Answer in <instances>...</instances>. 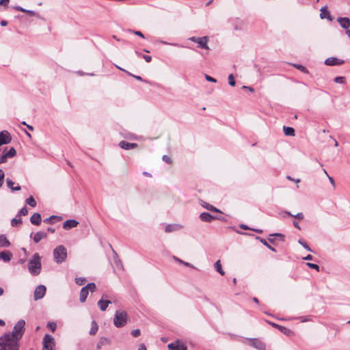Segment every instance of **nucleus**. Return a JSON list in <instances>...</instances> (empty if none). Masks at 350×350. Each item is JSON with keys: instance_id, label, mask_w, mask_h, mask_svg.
Wrapping results in <instances>:
<instances>
[{"instance_id": "obj_31", "label": "nucleus", "mask_w": 350, "mask_h": 350, "mask_svg": "<svg viewBox=\"0 0 350 350\" xmlns=\"http://www.w3.org/2000/svg\"><path fill=\"white\" fill-rule=\"evenodd\" d=\"M98 327L95 321H93L92 323V327H91V329L90 330V335H95L96 333L98 331Z\"/></svg>"}, {"instance_id": "obj_3", "label": "nucleus", "mask_w": 350, "mask_h": 350, "mask_svg": "<svg viewBox=\"0 0 350 350\" xmlns=\"http://www.w3.org/2000/svg\"><path fill=\"white\" fill-rule=\"evenodd\" d=\"M128 318L125 311L117 310L113 318V324L116 327H122L126 324Z\"/></svg>"}, {"instance_id": "obj_30", "label": "nucleus", "mask_w": 350, "mask_h": 350, "mask_svg": "<svg viewBox=\"0 0 350 350\" xmlns=\"http://www.w3.org/2000/svg\"><path fill=\"white\" fill-rule=\"evenodd\" d=\"M278 329L286 336H290L293 334V332L290 329L286 328V327L280 325Z\"/></svg>"}, {"instance_id": "obj_19", "label": "nucleus", "mask_w": 350, "mask_h": 350, "mask_svg": "<svg viewBox=\"0 0 350 350\" xmlns=\"http://www.w3.org/2000/svg\"><path fill=\"white\" fill-rule=\"evenodd\" d=\"M30 221L32 224L39 226L41 223V215L40 213H35L30 218Z\"/></svg>"}, {"instance_id": "obj_4", "label": "nucleus", "mask_w": 350, "mask_h": 350, "mask_svg": "<svg viewBox=\"0 0 350 350\" xmlns=\"http://www.w3.org/2000/svg\"><path fill=\"white\" fill-rule=\"evenodd\" d=\"M53 256L57 262H64L67 256L66 249L63 245L57 247L53 250Z\"/></svg>"}, {"instance_id": "obj_11", "label": "nucleus", "mask_w": 350, "mask_h": 350, "mask_svg": "<svg viewBox=\"0 0 350 350\" xmlns=\"http://www.w3.org/2000/svg\"><path fill=\"white\" fill-rule=\"evenodd\" d=\"M41 265L42 264H29L28 270L29 273L33 275H38L42 269Z\"/></svg>"}, {"instance_id": "obj_20", "label": "nucleus", "mask_w": 350, "mask_h": 350, "mask_svg": "<svg viewBox=\"0 0 350 350\" xmlns=\"http://www.w3.org/2000/svg\"><path fill=\"white\" fill-rule=\"evenodd\" d=\"M12 254L10 251L0 252V260H2L4 262H9L11 260Z\"/></svg>"}, {"instance_id": "obj_56", "label": "nucleus", "mask_w": 350, "mask_h": 350, "mask_svg": "<svg viewBox=\"0 0 350 350\" xmlns=\"http://www.w3.org/2000/svg\"><path fill=\"white\" fill-rule=\"evenodd\" d=\"M8 158V157L5 155V154H3L1 157H0V163H4L6 161V159Z\"/></svg>"}, {"instance_id": "obj_48", "label": "nucleus", "mask_w": 350, "mask_h": 350, "mask_svg": "<svg viewBox=\"0 0 350 350\" xmlns=\"http://www.w3.org/2000/svg\"><path fill=\"white\" fill-rule=\"evenodd\" d=\"M308 267H309L311 269H316L317 271H320V267L318 265V264H306Z\"/></svg>"}, {"instance_id": "obj_45", "label": "nucleus", "mask_w": 350, "mask_h": 350, "mask_svg": "<svg viewBox=\"0 0 350 350\" xmlns=\"http://www.w3.org/2000/svg\"><path fill=\"white\" fill-rule=\"evenodd\" d=\"M75 282L78 284V285H83L85 282V278H77L75 279Z\"/></svg>"}, {"instance_id": "obj_26", "label": "nucleus", "mask_w": 350, "mask_h": 350, "mask_svg": "<svg viewBox=\"0 0 350 350\" xmlns=\"http://www.w3.org/2000/svg\"><path fill=\"white\" fill-rule=\"evenodd\" d=\"M110 344V340L105 337H101L97 344V349H100L103 346Z\"/></svg>"}, {"instance_id": "obj_46", "label": "nucleus", "mask_w": 350, "mask_h": 350, "mask_svg": "<svg viewBox=\"0 0 350 350\" xmlns=\"http://www.w3.org/2000/svg\"><path fill=\"white\" fill-rule=\"evenodd\" d=\"M140 334H141V331L139 329H133L131 332V335L133 337H138L140 336Z\"/></svg>"}, {"instance_id": "obj_58", "label": "nucleus", "mask_w": 350, "mask_h": 350, "mask_svg": "<svg viewBox=\"0 0 350 350\" xmlns=\"http://www.w3.org/2000/svg\"><path fill=\"white\" fill-rule=\"evenodd\" d=\"M328 179L330 182V183L332 185V186L334 187V188H335L336 187V185H335V182H334V180L332 177L328 176Z\"/></svg>"}, {"instance_id": "obj_8", "label": "nucleus", "mask_w": 350, "mask_h": 350, "mask_svg": "<svg viewBox=\"0 0 350 350\" xmlns=\"http://www.w3.org/2000/svg\"><path fill=\"white\" fill-rule=\"evenodd\" d=\"M46 291V288L44 285L38 286L34 291V299L38 300L42 299L44 296Z\"/></svg>"}, {"instance_id": "obj_7", "label": "nucleus", "mask_w": 350, "mask_h": 350, "mask_svg": "<svg viewBox=\"0 0 350 350\" xmlns=\"http://www.w3.org/2000/svg\"><path fill=\"white\" fill-rule=\"evenodd\" d=\"M169 350H187V346L182 342L176 340L167 345Z\"/></svg>"}, {"instance_id": "obj_64", "label": "nucleus", "mask_w": 350, "mask_h": 350, "mask_svg": "<svg viewBox=\"0 0 350 350\" xmlns=\"http://www.w3.org/2000/svg\"><path fill=\"white\" fill-rule=\"evenodd\" d=\"M138 350H146V347L144 344L139 345Z\"/></svg>"}, {"instance_id": "obj_57", "label": "nucleus", "mask_w": 350, "mask_h": 350, "mask_svg": "<svg viewBox=\"0 0 350 350\" xmlns=\"http://www.w3.org/2000/svg\"><path fill=\"white\" fill-rule=\"evenodd\" d=\"M302 259L304 260H312V256L310 254L307 255L305 257H303Z\"/></svg>"}, {"instance_id": "obj_33", "label": "nucleus", "mask_w": 350, "mask_h": 350, "mask_svg": "<svg viewBox=\"0 0 350 350\" xmlns=\"http://www.w3.org/2000/svg\"><path fill=\"white\" fill-rule=\"evenodd\" d=\"M21 223H22V219L20 218V217H17V216H16V217L12 219L11 221V224L14 227L18 226Z\"/></svg>"}, {"instance_id": "obj_5", "label": "nucleus", "mask_w": 350, "mask_h": 350, "mask_svg": "<svg viewBox=\"0 0 350 350\" xmlns=\"http://www.w3.org/2000/svg\"><path fill=\"white\" fill-rule=\"evenodd\" d=\"M55 338L50 334H45L42 340V350H55Z\"/></svg>"}, {"instance_id": "obj_52", "label": "nucleus", "mask_w": 350, "mask_h": 350, "mask_svg": "<svg viewBox=\"0 0 350 350\" xmlns=\"http://www.w3.org/2000/svg\"><path fill=\"white\" fill-rule=\"evenodd\" d=\"M299 243H300V244H301V245L304 248H306V250H310V248L309 247V246L308 245V244H307L306 242H304V241H301V240H299Z\"/></svg>"}, {"instance_id": "obj_2", "label": "nucleus", "mask_w": 350, "mask_h": 350, "mask_svg": "<svg viewBox=\"0 0 350 350\" xmlns=\"http://www.w3.org/2000/svg\"><path fill=\"white\" fill-rule=\"evenodd\" d=\"M25 320L21 319L15 324L12 332H8L6 334H9L10 336L11 335L12 338L19 341L25 333Z\"/></svg>"}, {"instance_id": "obj_17", "label": "nucleus", "mask_w": 350, "mask_h": 350, "mask_svg": "<svg viewBox=\"0 0 350 350\" xmlns=\"http://www.w3.org/2000/svg\"><path fill=\"white\" fill-rule=\"evenodd\" d=\"M251 345L258 350H266V347L261 341L254 339L251 341Z\"/></svg>"}, {"instance_id": "obj_1", "label": "nucleus", "mask_w": 350, "mask_h": 350, "mask_svg": "<svg viewBox=\"0 0 350 350\" xmlns=\"http://www.w3.org/2000/svg\"><path fill=\"white\" fill-rule=\"evenodd\" d=\"M0 350H19L18 340L5 334L0 337Z\"/></svg>"}, {"instance_id": "obj_50", "label": "nucleus", "mask_w": 350, "mask_h": 350, "mask_svg": "<svg viewBox=\"0 0 350 350\" xmlns=\"http://www.w3.org/2000/svg\"><path fill=\"white\" fill-rule=\"evenodd\" d=\"M162 159H163V161H164L165 162H166L167 163H169V164L172 163V162L171 158L170 157H168L167 155H163Z\"/></svg>"}, {"instance_id": "obj_43", "label": "nucleus", "mask_w": 350, "mask_h": 350, "mask_svg": "<svg viewBox=\"0 0 350 350\" xmlns=\"http://www.w3.org/2000/svg\"><path fill=\"white\" fill-rule=\"evenodd\" d=\"M215 270L218 271L221 275H224V271L222 269L221 264H214Z\"/></svg>"}, {"instance_id": "obj_51", "label": "nucleus", "mask_w": 350, "mask_h": 350, "mask_svg": "<svg viewBox=\"0 0 350 350\" xmlns=\"http://www.w3.org/2000/svg\"><path fill=\"white\" fill-rule=\"evenodd\" d=\"M23 12H26L27 14H30L31 16H38V14L36 12L33 11V10H26L25 9V11H24Z\"/></svg>"}, {"instance_id": "obj_34", "label": "nucleus", "mask_w": 350, "mask_h": 350, "mask_svg": "<svg viewBox=\"0 0 350 350\" xmlns=\"http://www.w3.org/2000/svg\"><path fill=\"white\" fill-rule=\"evenodd\" d=\"M26 202L31 206V207H35L36 206V202L33 197L30 196L26 200Z\"/></svg>"}, {"instance_id": "obj_40", "label": "nucleus", "mask_w": 350, "mask_h": 350, "mask_svg": "<svg viewBox=\"0 0 350 350\" xmlns=\"http://www.w3.org/2000/svg\"><path fill=\"white\" fill-rule=\"evenodd\" d=\"M228 83L231 86H234L236 84L234 76L232 74H230L228 77Z\"/></svg>"}, {"instance_id": "obj_41", "label": "nucleus", "mask_w": 350, "mask_h": 350, "mask_svg": "<svg viewBox=\"0 0 350 350\" xmlns=\"http://www.w3.org/2000/svg\"><path fill=\"white\" fill-rule=\"evenodd\" d=\"M334 81L337 83L343 84L345 82V78L344 77H336Z\"/></svg>"}, {"instance_id": "obj_15", "label": "nucleus", "mask_w": 350, "mask_h": 350, "mask_svg": "<svg viewBox=\"0 0 350 350\" xmlns=\"http://www.w3.org/2000/svg\"><path fill=\"white\" fill-rule=\"evenodd\" d=\"M119 146L124 150H131L137 147V144L136 143H129L126 141H121L119 143Z\"/></svg>"}, {"instance_id": "obj_18", "label": "nucleus", "mask_w": 350, "mask_h": 350, "mask_svg": "<svg viewBox=\"0 0 350 350\" xmlns=\"http://www.w3.org/2000/svg\"><path fill=\"white\" fill-rule=\"evenodd\" d=\"M215 218H216L215 217L211 215L210 213H206V212L202 213L200 215V219L202 221H205V222H211L212 220L215 219Z\"/></svg>"}, {"instance_id": "obj_44", "label": "nucleus", "mask_w": 350, "mask_h": 350, "mask_svg": "<svg viewBox=\"0 0 350 350\" xmlns=\"http://www.w3.org/2000/svg\"><path fill=\"white\" fill-rule=\"evenodd\" d=\"M28 213V211L26 206L23 207L18 214L17 215V217H20L21 215H26Z\"/></svg>"}, {"instance_id": "obj_27", "label": "nucleus", "mask_w": 350, "mask_h": 350, "mask_svg": "<svg viewBox=\"0 0 350 350\" xmlns=\"http://www.w3.org/2000/svg\"><path fill=\"white\" fill-rule=\"evenodd\" d=\"M272 237H277L279 238L280 240L284 241V235L281 233H275L269 235V241L271 243L274 242L275 239Z\"/></svg>"}, {"instance_id": "obj_53", "label": "nucleus", "mask_w": 350, "mask_h": 350, "mask_svg": "<svg viewBox=\"0 0 350 350\" xmlns=\"http://www.w3.org/2000/svg\"><path fill=\"white\" fill-rule=\"evenodd\" d=\"M205 78L208 81H210V82L215 83L217 81V80L215 78H213L209 75H207L205 76Z\"/></svg>"}, {"instance_id": "obj_32", "label": "nucleus", "mask_w": 350, "mask_h": 350, "mask_svg": "<svg viewBox=\"0 0 350 350\" xmlns=\"http://www.w3.org/2000/svg\"><path fill=\"white\" fill-rule=\"evenodd\" d=\"M202 206L209 211H214L216 213L220 212L219 210L217 209L216 207H215L213 205H211L208 203L204 202V204H202Z\"/></svg>"}, {"instance_id": "obj_16", "label": "nucleus", "mask_w": 350, "mask_h": 350, "mask_svg": "<svg viewBox=\"0 0 350 350\" xmlns=\"http://www.w3.org/2000/svg\"><path fill=\"white\" fill-rule=\"evenodd\" d=\"M183 226L181 224H169L165 226V232H171L174 231H177L182 229Z\"/></svg>"}, {"instance_id": "obj_9", "label": "nucleus", "mask_w": 350, "mask_h": 350, "mask_svg": "<svg viewBox=\"0 0 350 350\" xmlns=\"http://www.w3.org/2000/svg\"><path fill=\"white\" fill-rule=\"evenodd\" d=\"M11 142V136L7 131H3L0 133V146L8 144Z\"/></svg>"}, {"instance_id": "obj_39", "label": "nucleus", "mask_w": 350, "mask_h": 350, "mask_svg": "<svg viewBox=\"0 0 350 350\" xmlns=\"http://www.w3.org/2000/svg\"><path fill=\"white\" fill-rule=\"evenodd\" d=\"M294 66L297 69L299 70L300 71L304 73H308V70H307V68L301 64H294Z\"/></svg>"}, {"instance_id": "obj_23", "label": "nucleus", "mask_w": 350, "mask_h": 350, "mask_svg": "<svg viewBox=\"0 0 350 350\" xmlns=\"http://www.w3.org/2000/svg\"><path fill=\"white\" fill-rule=\"evenodd\" d=\"M46 237V234L44 232L40 231L36 232L33 237L35 243H38L40 240Z\"/></svg>"}, {"instance_id": "obj_47", "label": "nucleus", "mask_w": 350, "mask_h": 350, "mask_svg": "<svg viewBox=\"0 0 350 350\" xmlns=\"http://www.w3.org/2000/svg\"><path fill=\"white\" fill-rule=\"evenodd\" d=\"M5 174L4 172L0 169V188L3 185Z\"/></svg>"}, {"instance_id": "obj_12", "label": "nucleus", "mask_w": 350, "mask_h": 350, "mask_svg": "<svg viewBox=\"0 0 350 350\" xmlns=\"http://www.w3.org/2000/svg\"><path fill=\"white\" fill-rule=\"evenodd\" d=\"M337 21L339 23L341 27L343 29H349V27H350V19L347 17H338L337 18Z\"/></svg>"}, {"instance_id": "obj_59", "label": "nucleus", "mask_w": 350, "mask_h": 350, "mask_svg": "<svg viewBox=\"0 0 350 350\" xmlns=\"http://www.w3.org/2000/svg\"><path fill=\"white\" fill-rule=\"evenodd\" d=\"M133 33H134V34H135V35H137L138 36H140L142 38H144V34L141 31H134Z\"/></svg>"}, {"instance_id": "obj_24", "label": "nucleus", "mask_w": 350, "mask_h": 350, "mask_svg": "<svg viewBox=\"0 0 350 350\" xmlns=\"http://www.w3.org/2000/svg\"><path fill=\"white\" fill-rule=\"evenodd\" d=\"M109 304L111 301L109 300L100 299L98 301V306L102 311L106 310Z\"/></svg>"}, {"instance_id": "obj_35", "label": "nucleus", "mask_w": 350, "mask_h": 350, "mask_svg": "<svg viewBox=\"0 0 350 350\" xmlns=\"http://www.w3.org/2000/svg\"><path fill=\"white\" fill-rule=\"evenodd\" d=\"M46 326L52 332H54L57 328V325L55 322H48Z\"/></svg>"}, {"instance_id": "obj_10", "label": "nucleus", "mask_w": 350, "mask_h": 350, "mask_svg": "<svg viewBox=\"0 0 350 350\" xmlns=\"http://www.w3.org/2000/svg\"><path fill=\"white\" fill-rule=\"evenodd\" d=\"M344 64V61L337 57H331L325 60V64L327 66H338Z\"/></svg>"}, {"instance_id": "obj_36", "label": "nucleus", "mask_w": 350, "mask_h": 350, "mask_svg": "<svg viewBox=\"0 0 350 350\" xmlns=\"http://www.w3.org/2000/svg\"><path fill=\"white\" fill-rule=\"evenodd\" d=\"M5 154L8 157H13L16 155V151L14 148L12 147Z\"/></svg>"}, {"instance_id": "obj_6", "label": "nucleus", "mask_w": 350, "mask_h": 350, "mask_svg": "<svg viewBox=\"0 0 350 350\" xmlns=\"http://www.w3.org/2000/svg\"><path fill=\"white\" fill-rule=\"evenodd\" d=\"M96 286L94 283H89L83 287L80 292L79 300L81 303H84L87 299L89 291L93 293L95 291Z\"/></svg>"}, {"instance_id": "obj_37", "label": "nucleus", "mask_w": 350, "mask_h": 350, "mask_svg": "<svg viewBox=\"0 0 350 350\" xmlns=\"http://www.w3.org/2000/svg\"><path fill=\"white\" fill-rule=\"evenodd\" d=\"M135 53L138 55V56H142L144 60L146 62H150L151 60H152V57L150 56V55H141L140 53H139L138 51H135Z\"/></svg>"}, {"instance_id": "obj_55", "label": "nucleus", "mask_w": 350, "mask_h": 350, "mask_svg": "<svg viewBox=\"0 0 350 350\" xmlns=\"http://www.w3.org/2000/svg\"><path fill=\"white\" fill-rule=\"evenodd\" d=\"M10 0H0V5L3 6H8Z\"/></svg>"}, {"instance_id": "obj_13", "label": "nucleus", "mask_w": 350, "mask_h": 350, "mask_svg": "<svg viewBox=\"0 0 350 350\" xmlns=\"http://www.w3.org/2000/svg\"><path fill=\"white\" fill-rule=\"evenodd\" d=\"M78 224L79 222L75 219H68L63 224V228L64 230H69L77 227Z\"/></svg>"}, {"instance_id": "obj_22", "label": "nucleus", "mask_w": 350, "mask_h": 350, "mask_svg": "<svg viewBox=\"0 0 350 350\" xmlns=\"http://www.w3.org/2000/svg\"><path fill=\"white\" fill-rule=\"evenodd\" d=\"M6 184L7 186L12 191H17L21 190V187L19 185H17L16 186L14 187V183L10 178L6 179Z\"/></svg>"}, {"instance_id": "obj_60", "label": "nucleus", "mask_w": 350, "mask_h": 350, "mask_svg": "<svg viewBox=\"0 0 350 350\" xmlns=\"http://www.w3.org/2000/svg\"><path fill=\"white\" fill-rule=\"evenodd\" d=\"M293 226H294V227H295V228H297V229H298V230H301V228H300V226H299V224H298V222H297V221H293Z\"/></svg>"}, {"instance_id": "obj_25", "label": "nucleus", "mask_w": 350, "mask_h": 350, "mask_svg": "<svg viewBox=\"0 0 350 350\" xmlns=\"http://www.w3.org/2000/svg\"><path fill=\"white\" fill-rule=\"evenodd\" d=\"M10 245V241L8 240L6 237L3 234L0 235V247H8Z\"/></svg>"}, {"instance_id": "obj_21", "label": "nucleus", "mask_w": 350, "mask_h": 350, "mask_svg": "<svg viewBox=\"0 0 350 350\" xmlns=\"http://www.w3.org/2000/svg\"><path fill=\"white\" fill-rule=\"evenodd\" d=\"M320 11V17L321 19L327 18L330 21H332L329 12L327 10L326 7H323Z\"/></svg>"}, {"instance_id": "obj_61", "label": "nucleus", "mask_w": 350, "mask_h": 350, "mask_svg": "<svg viewBox=\"0 0 350 350\" xmlns=\"http://www.w3.org/2000/svg\"><path fill=\"white\" fill-rule=\"evenodd\" d=\"M200 37H196V36H193V37H190L189 38V40L192 41V42H196V41L198 40Z\"/></svg>"}, {"instance_id": "obj_28", "label": "nucleus", "mask_w": 350, "mask_h": 350, "mask_svg": "<svg viewBox=\"0 0 350 350\" xmlns=\"http://www.w3.org/2000/svg\"><path fill=\"white\" fill-rule=\"evenodd\" d=\"M283 131H284V134L287 136H294L295 135V130L292 127L284 126Z\"/></svg>"}, {"instance_id": "obj_29", "label": "nucleus", "mask_w": 350, "mask_h": 350, "mask_svg": "<svg viewBox=\"0 0 350 350\" xmlns=\"http://www.w3.org/2000/svg\"><path fill=\"white\" fill-rule=\"evenodd\" d=\"M286 215H289V216H291V217H293L294 218L297 219H299V220H302L304 219V215L303 213H297L296 215H293L292 214L291 212L289 211H285L284 212Z\"/></svg>"}, {"instance_id": "obj_54", "label": "nucleus", "mask_w": 350, "mask_h": 350, "mask_svg": "<svg viewBox=\"0 0 350 350\" xmlns=\"http://www.w3.org/2000/svg\"><path fill=\"white\" fill-rule=\"evenodd\" d=\"M112 254L114 262H118V261H120V260L118 259V254L113 250H112Z\"/></svg>"}, {"instance_id": "obj_14", "label": "nucleus", "mask_w": 350, "mask_h": 350, "mask_svg": "<svg viewBox=\"0 0 350 350\" xmlns=\"http://www.w3.org/2000/svg\"><path fill=\"white\" fill-rule=\"evenodd\" d=\"M196 43L198 44V47L204 49L206 50L209 49V47L207 44L208 43V37H200L198 40L196 41Z\"/></svg>"}, {"instance_id": "obj_62", "label": "nucleus", "mask_w": 350, "mask_h": 350, "mask_svg": "<svg viewBox=\"0 0 350 350\" xmlns=\"http://www.w3.org/2000/svg\"><path fill=\"white\" fill-rule=\"evenodd\" d=\"M286 178H287L288 180H291V181H295V182H296L297 183H299V182H300V180H299V179H294V178H291L290 176H286Z\"/></svg>"}, {"instance_id": "obj_63", "label": "nucleus", "mask_w": 350, "mask_h": 350, "mask_svg": "<svg viewBox=\"0 0 350 350\" xmlns=\"http://www.w3.org/2000/svg\"><path fill=\"white\" fill-rule=\"evenodd\" d=\"M271 325H272L273 327L277 328V329H279V327L280 326V325L278 324H276L275 323H273V322H269V321H267Z\"/></svg>"}, {"instance_id": "obj_42", "label": "nucleus", "mask_w": 350, "mask_h": 350, "mask_svg": "<svg viewBox=\"0 0 350 350\" xmlns=\"http://www.w3.org/2000/svg\"><path fill=\"white\" fill-rule=\"evenodd\" d=\"M258 239H259L260 241V242L264 245L267 246L269 250H271L272 251H275V249L273 247H271L270 245H269L267 241L265 239H261V238H258Z\"/></svg>"}, {"instance_id": "obj_38", "label": "nucleus", "mask_w": 350, "mask_h": 350, "mask_svg": "<svg viewBox=\"0 0 350 350\" xmlns=\"http://www.w3.org/2000/svg\"><path fill=\"white\" fill-rule=\"evenodd\" d=\"M40 257L38 253H35L29 262H40Z\"/></svg>"}, {"instance_id": "obj_49", "label": "nucleus", "mask_w": 350, "mask_h": 350, "mask_svg": "<svg viewBox=\"0 0 350 350\" xmlns=\"http://www.w3.org/2000/svg\"><path fill=\"white\" fill-rule=\"evenodd\" d=\"M159 42H160L161 44H165V45H172V46H180V45L177 43H170V42H165V41H163V40H159Z\"/></svg>"}]
</instances>
